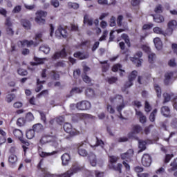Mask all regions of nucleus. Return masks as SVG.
<instances>
[{"mask_svg": "<svg viewBox=\"0 0 177 177\" xmlns=\"http://www.w3.org/2000/svg\"><path fill=\"white\" fill-rule=\"evenodd\" d=\"M39 143L41 145H46V143H50V146L53 147H59V140L56 136H46L40 139Z\"/></svg>", "mask_w": 177, "mask_h": 177, "instance_id": "obj_1", "label": "nucleus"}, {"mask_svg": "<svg viewBox=\"0 0 177 177\" xmlns=\"http://www.w3.org/2000/svg\"><path fill=\"white\" fill-rule=\"evenodd\" d=\"M142 127L139 124H133L131 126V131L128 133L127 136L129 139H134V140H139V137L138 134L142 132Z\"/></svg>", "mask_w": 177, "mask_h": 177, "instance_id": "obj_2", "label": "nucleus"}, {"mask_svg": "<svg viewBox=\"0 0 177 177\" xmlns=\"http://www.w3.org/2000/svg\"><path fill=\"white\" fill-rule=\"evenodd\" d=\"M84 169V167L80 165L78 163H75L73 165L70 170L67 171L66 173L61 174V177H71V175L77 174V172H80Z\"/></svg>", "mask_w": 177, "mask_h": 177, "instance_id": "obj_3", "label": "nucleus"}, {"mask_svg": "<svg viewBox=\"0 0 177 177\" xmlns=\"http://www.w3.org/2000/svg\"><path fill=\"white\" fill-rule=\"evenodd\" d=\"M110 102L111 103H122L120 105L117 106V110L119 114H121V111L125 107V104L124 103V97L122 95H117L115 97H110Z\"/></svg>", "mask_w": 177, "mask_h": 177, "instance_id": "obj_4", "label": "nucleus"}, {"mask_svg": "<svg viewBox=\"0 0 177 177\" xmlns=\"http://www.w3.org/2000/svg\"><path fill=\"white\" fill-rule=\"evenodd\" d=\"M48 16V12L42 10L37 11L36 12V17L35 18V21L39 24V26H44L46 23L45 17Z\"/></svg>", "mask_w": 177, "mask_h": 177, "instance_id": "obj_5", "label": "nucleus"}, {"mask_svg": "<svg viewBox=\"0 0 177 177\" xmlns=\"http://www.w3.org/2000/svg\"><path fill=\"white\" fill-rule=\"evenodd\" d=\"M64 130L66 133H69L71 136H75V135H78V131L75 128H73L71 124L66 122L64 124Z\"/></svg>", "mask_w": 177, "mask_h": 177, "instance_id": "obj_6", "label": "nucleus"}, {"mask_svg": "<svg viewBox=\"0 0 177 177\" xmlns=\"http://www.w3.org/2000/svg\"><path fill=\"white\" fill-rule=\"evenodd\" d=\"M13 134L15 136V138H17V139H19V140L21 142V143H23L26 146H30V142L26 141V140L23 138V131H21L20 129H15L13 131Z\"/></svg>", "mask_w": 177, "mask_h": 177, "instance_id": "obj_7", "label": "nucleus"}, {"mask_svg": "<svg viewBox=\"0 0 177 177\" xmlns=\"http://www.w3.org/2000/svg\"><path fill=\"white\" fill-rule=\"evenodd\" d=\"M76 107L78 110H89L91 109V102L86 100L82 101L77 103Z\"/></svg>", "mask_w": 177, "mask_h": 177, "instance_id": "obj_8", "label": "nucleus"}, {"mask_svg": "<svg viewBox=\"0 0 177 177\" xmlns=\"http://www.w3.org/2000/svg\"><path fill=\"white\" fill-rule=\"evenodd\" d=\"M141 162L143 167H150L151 165V156L149 153H145L142 156Z\"/></svg>", "mask_w": 177, "mask_h": 177, "instance_id": "obj_9", "label": "nucleus"}, {"mask_svg": "<svg viewBox=\"0 0 177 177\" xmlns=\"http://www.w3.org/2000/svg\"><path fill=\"white\" fill-rule=\"evenodd\" d=\"M122 160L126 161H131V159L133 157V149H129L127 152L120 155Z\"/></svg>", "mask_w": 177, "mask_h": 177, "instance_id": "obj_10", "label": "nucleus"}, {"mask_svg": "<svg viewBox=\"0 0 177 177\" xmlns=\"http://www.w3.org/2000/svg\"><path fill=\"white\" fill-rule=\"evenodd\" d=\"M143 56V53L140 51H138L136 53L134 57L131 58V61L134 62V63H137V67H140L142 66V59H139Z\"/></svg>", "mask_w": 177, "mask_h": 177, "instance_id": "obj_11", "label": "nucleus"}, {"mask_svg": "<svg viewBox=\"0 0 177 177\" xmlns=\"http://www.w3.org/2000/svg\"><path fill=\"white\" fill-rule=\"evenodd\" d=\"M55 35L57 37H62V38H66L67 30H66V29L63 28L62 26H59L55 31Z\"/></svg>", "mask_w": 177, "mask_h": 177, "instance_id": "obj_12", "label": "nucleus"}, {"mask_svg": "<svg viewBox=\"0 0 177 177\" xmlns=\"http://www.w3.org/2000/svg\"><path fill=\"white\" fill-rule=\"evenodd\" d=\"M66 56L67 53H66V49L64 48L62 51L55 53L53 56V59L56 60L60 59V57H66Z\"/></svg>", "mask_w": 177, "mask_h": 177, "instance_id": "obj_13", "label": "nucleus"}, {"mask_svg": "<svg viewBox=\"0 0 177 177\" xmlns=\"http://www.w3.org/2000/svg\"><path fill=\"white\" fill-rule=\"evenodd\" d=\"M136 111V115H138L139 117L140 122L141 124H145L146 123L147 118L145 115H143V113L140 111H138V109H135Z\"/></svg>", "mask_w": 177, "mask_h": 177, "instance_id": "obj_14", "label": "nucleus"}, {"mask_svg": "<svg viewBox=\"0 0 177 177\" xmlns=\"http://www.w3.org/2000/svg\"><path fill=\"white\" fill-rule=\"evenodd\" d=\"M110 169L119 172V174H122V164L121 163H118L116 165L112 164L111 165Z\"/></svg>", "mask_w": 177, "mask_h": 177, "instance_id": "obj_15", "label": "nucleus"}, {"mask_svg": "<svg viewBox=\"0 0 177 177\" xmlns=\"http://www.w3.org/2000/svg\"><path fill=\"white\" fill-rule=\"evenodd\" d=\"M83 145L84 143L77 145L78 153L80 156H82V157H86L88 156V151H86V150L84 149L81 148Z\"/></svg>", "mask_w": 177, "mask_h": 177, "instance_id": "obj_16", "label": "nucleus"}, {"mask_svg": "<svg viewBox=\"0 0 177 177\" xmlns=\"http://www.w3.org/2000/svg\"><path fill=\"white\" fill-rule=\"evenodd\" d=\"M70 155L68 153H64L62 156V165H68L70 162Z\"/></svg>", "mask_w": 177, "mask_h": 177, "instance_id": "obj_17", "label": "nucleus"}, {"mask_svg": "<svg viewBox=\"0 0 177 177\" xmlns=\"http://www.w3.org/2000/svg\"><path fill=\"white\" fill-rule=\"evenodd\" d=\"M160 111L161 114H162L164 117H169V114L171 113V110L169 109V107L167 106H162Z\"/></svg>", "mask_w": 177, "mask_h": 177, "instance_id": "obj_18", "label": "nucleus"}, {"mask_svg": "<svg viewBox=\"0 0 177 177\" xmlns=\"http://www.w3.org/2000/svg\"><path fill=\"white\" fill-rule=\"evenodd\" d=\"M153 42L158 50H160L161 48H162V41H161V39H160V37L155 38L153 39Z\"/></svg>", "mask_w": 177, "mask_h": 177, "instance_id": "obj_19", "label": "nucleus"}, {"mask_svg": "<svg viewBox=\"0 0 177 177\" xmlns=\"http://www.w3.org/2000/svg\"><path fill=\"white\" fill-rule=\"evenodd\" d=\"M137 140L138 141V143H139L138 147L140 149V150L138 151V153H142V151H143L144 150H146L147 142L146 141H143L140 139Z\"/></svg>", "mask_w": 177, "mask_h": 177, "instance_id": "obj_20", "label": "nucleus"}, {"mask_svg": "<svg viewBox=\"0 0 177 177\" xmlns=\"http://www.w3.org/2000/svg\"><path fill=\"white\" fill-rule=\"evenodd\" d=\"M91 165L92 167H96L97 161L96 160V155L95 153H91L88 156Z\"/></svg>", "mask_w": 177, "mask_h": 177, "instance_id": "obj_21", "label": "nucleus"}, {"mask_svg": "<svg viewBox=\"0 0 177 177\" xmlns=\"http://www.w3.org/2000/svg\"><path fill=\"white\" fill-rule=\"evenodd\" d=\"M85 95L88 99H92L95 97V91L92 88H86L85 91Z\"/></svg>", "mask_w": 177, "mask_h": 177, "instance_id": "obj_22", "label": "nucleus"}, {"mask_svg": "<svg viewBox=\"0 0 177 177\" xmlns=\"http://www.w3.org/2000/svg\"><path fill=\"white\" fill-rule=\"evenodd\" d=\"M74 57H77L80 60H84V59H88V57H89V55H84V53L81 52H77L74 54Z\"/></svg>", "mask_w": 177, "mask_h": 177, "instance_id": "obj_23", "label": "nucleus"}, {"mask_svg": "<svg viewBox=\"0 0 177 177\" xmlns=\"http://www.w3.org/2000/svg\"><path fill=\"white\" fill-rule=\"evenodd\" d=\"M171 168L168 169V172H174L177 169V162L176 160H174L173 162L170 163Z\"/></svg>", "mask_w": 177, "mask_h": 177, "instance_id": "obj_24", "label": "nucleus"}, {"mask_svg": "<svg viewBox=\"0 0 177 177\" xmlns=\"http://www.w3.org/2000/svg\"><path fill=\"white\" fill-rule=\"evenodd\" d=\"M21 23L26 30H30V28H31V24L30 23V21L27 19H22Z\"/></svg>", "mask_w": 177, "mask_h": 177, "instance_id": "obj_25", "label": "nucleus"}, {"mask_svg": "<svg viewBox=\"0 0 177 177\" xmlns=\"http://www.w3.org/2000/svg\"><path fill=\"white\" fill-rule=\"evenodd\" d=\"M39 156L41 157H49L50 156H53V154H56V151H53L51 153H48V152H44L41 151V147H39Z\"/></svg>", "mask_w": 177, "mask_h": 177, "instance_id": "obj_26", "label": "nucleus"}, {"mask_svg": "<svg viewBox=\"0 0 177 177\" xmlns=\"http://www.w3.org/2000/svg\"><path fill=\"white\" fill-rule=\"evenodd\" d=\"M84 24H87L88 26H93V19L88 17V15H85L84 17V21H83Z\"/></svg>", "mask_w": 177, "mask_h": 177, "instance_id": "obj_27", "label": "nucleus"}, {"mask_svg": "<svg viewBox=\"0 0 177 177\" xmlns=\"http://www.w3.org/2000/svg\"><path fill=\"white\" fill-rule=\"evenodd\" d=\"M34 59L36 63H33L32 66H37V64H44L46 60V58H38L37 57H35Z\"/></svg>", "mask_w": 177, "mask_h": 177, "instance_id": "obj_28", "label": "nucleus"}, {"mask_svg": "<svg viewBox=\"0 0 177 177\" xmlns=\"http://www.w3.org/2000/svg\"><path fill=\"white\" fill-rule=\"evenodd\" d=\"M39 50L48 55L50 52V48L48 45H42L39 47Z\"/></svg>", "mask_w": 177, "mask_h": 177, "instance_id": "obj_29", "label": "nucleus"}, {"mask_svg": "<svg viewBox=\"0 0 177 177\" xmlns=\"http://www.w3.org/2000/svg\"><path fill=\"white\" fill-rule=\"evenodd\" d=\"M35 137V131L33 129H30L26 131L27 139H33Z\"/></svg>", "mask_w": 177, "mask_h": 177, "instance_id": "obj_30", "label": "nucleus"}, {"mask_svg": "<svg viewBox=\"0 0 177 177\" xmlns=\"http://www.w3.org/2000/svg\"><path fill=\"white\" fill-rule=\"evenodd\" d=\"M105 80L111 85L113 84H115V82L118 81V77L112 76L111 77H106Z\"/></svg>", "mask_w": 177, "mask_h": 177, "instance_id": "obj_31", "label": "nucleus"}, {"mask_svg": "<svg viewBox=\"0 0 177 177\" xmlns=\"http://www.w3.org/2000/svg\"><path fill=\"white\" fill-rule=\"evenodd\" d=\"M17 161V156L16 155H11L8 158V162L11 164V165H13L14 164H16Z\"/></svg>", "mask_w": 177, "mask_h": 177, "instance_id": "obj_32", "label": "nucleus"}, {"mask_svg": "<svg viewBox=\"0 0 177 177\" xmlns=\"http://www.w3.org/2000/svg\"><path fill=\"white\" fill-rule=\"evenodd\" d=\"M37 87L35 89L36 92H39L44 88V86L41 84H45V81H41L39 79L37 80Z\"/></svg>", "mask_w": 177, "mask_h": 177, "instance_id": "obj_33", "label": "nucleus"}, {"mask_svg": "<svg viewBox=\"0 0 177 177\" xmlns=\"http://www.w3.org/2000/svg\"><path fill=\"white\" fill-rule=\"evenodd\" d=\"M32 129L35 132H41L44 129V126L41 124H36L33 125Z\"/></svg>", "mask_w": 177, "mask_h": 177, "instance_id": "obj_34", "label": "nucleus"}, {"mask_svg": "<svg viewBox=\"0 0 177 177\" xmlns=\"http://www.w3.org/2000/svg\"><path fill=\"white\" fill-rule=\"evenodd\" d=\"M100 64H102V67L103 73H106L109 71L110 66L109 65V64H107V61L100 62Z\"/></svg>", "mask_w": 177, "mask_h": 177, "instance_id": "obj_35", "label": "nucleus"}, {"mask_svg": "<svg viewBox=\"0 0 177 177\" xmlns=\"http://www.w3.org/2000/svg\"><path fill=\"white\" fill-rule=\"evenodd\" d=\"M133 85V83L131 80H129L124 84V86L122 88V92H125L128 88H131Z\"/></svg>", "mask_w": 177, "mask_h": 177, "instance_id": "obj_36", "label": "nucleus"}, {"mask_svg": "<svg viewBox=\"0 0 177 177\" xmlns=\"http://www.w3.org/2000/svg\"><path fill=\"white\" fill-rule=\"evenodd\" d=\"M21 44L22 46H27L28 48H30V46H32V45H34V41L24 40L23 41H21Z\"/></svg>", "mask_w": 177, "mask_h": 177, "instance_id": "obj_37", "label": "nucleus"}, {"mask_svg": "<svg viewBox=\"0 0 177 177\" xmlns=\"http://www.w3.org/2000/svg\"><path fill=\"white\" fill-rule=\"evenodd\" d=\"M81 118H82V114L81 113H76L72 116V120L73 122H78Z\"/></svg>", "mask_w": 177, "mask_h": 177, "instance_id": "obj_38", "label": "nucleus"}, {"mask_svg": "<svg viewBox=\"0 0 177 177\" xmlns=\"http://www.w3.org/2000/svg\"><path fill=\"white\" fill-rule=\"evenodd\" d=\"M174 32V29H171L169 26H167V30L165 32H164V37H171L172 35V33Z\"/></svg>", "mask_w": 177, "mask_h": 177, "instance_id": "obj_39", "label": "nucleus"}, {"mask_svg": "<svg viewBox=\"0 0 177 177\" xmlns=\"http://www.w3.org/2000/svg\"><path fill=\"white\" fill-rule=\"evenodd\" d=\"M122 38L124 39L125 43L127 44V46H131V41L129 40V36L127 34L122 35Z\"/></svg>", "mask_w": 177, "mask_h": 177, "instance_id": "obj_40", "label": "nucleus"}, {"mask_svg": "<svg viewBox=\"0 0 177 177\" xmlns=\"http://www.w3.org/2000/svg\"><path fill=\"white\" fill-rule=\"evenodd\" d=\"M157 114V109H154L149 115V121L154 122L156 121V115Z\"/></svg>", "mask_w": 177, "mask_h": 177, "instance_id": "obj_41", "label": "nucleus"}, {"mask_svg": "<svg viewBox=\"0 0 177 177\" xmlns=\"http://www.w3.org/2000/svg\"><path fill=\"white\" fill-rule=\"evenodd\" d=\"M138 77V71H133L130 75L129 76V81H134L135 78Z\"/></svg>", "mask_w": 177, "mask_h": 177, "instance_id": "obj_42", "label": "nucleus"}, {"mask_svg": "<svg viewBox=\"0 0 177 177\" xmlns=\"http://www.w3.org/2000/svg\"><path fill=\"white\" fill-rule=\"evenodd\" d=\"M6 32L7 35H9L10 37H13L15 35V30H13V28L11 27H7L6 28Z\"/></svg>", "mask_w": 177, "mask_h": 177, "instance_id": "obj_43", "label": "nucleus"}, {"mask_svg": "<svg viewBox=\"0 0 177 177\" xmlns=\"http://www.w3.org/2000/svg\"><path fill=\"white\" fill-rule=\"evenodd\" d=\"M153 31L155 34H160V35H164V30H162V28L160 27L153 28Z\"/></svg>", "mask_w": 177, "mask_h": 177, "instance_id": "obj_44", "label": "nucleus"}, {"mask_svg": "<svg viewBox=\"0 0 177 177\" xmlns=\"http://www.w3.org/2000/svg\"><path fill=\"white\" fill-rule=\"evenodd\" d=\"M177 22L176 20H171L167 24V27H170L171 29L176 28Z\"/></svg>", "mask_w": 177, "mask_h": 177, "instance_id": "obj_45", "label": "nucleus"}, {"mask_svg": "<svg viewBox=\"0 0 177 177\" xmlns=\"http://www.w3.org/2000/svg\"><path fill=\"white\" fill-rule=\"evenodd\" d=\"M25 124H26V120H25L24 118H18V120L17 121V125L18 127H23V126H24Z\"/></svg>", "mask_w": 177, "mask_h": 177, "instance_id": "obj_46", "label": "nucleus"}, {"mask_svg": "<svg viewBox=\"0 0 177 177\" xmlns=\"http://www.w3.org/2000/svg\"><path fill=\"white\" fill-rule=\"evenodd\" d=\"M118 160H120V158H118V156H109V161H110L111 165H113V164H115V162H117V161H118Z\"/></svg>", "mask_w": 177, "mask_h": 177, "instance_id": "obj_47", "label": "nucleus"}, {"mask_svg": "<svg viewBox=\"0 0 177 177\" xmlns=\"http://www.w3.org/2000/svg\"><path fill=\"white\" fill-rule=\"evenodd\" d=\"M163 97H164L163 104H165V103H168V102L171 100V95L167 93H163Z\"/></svg>", "mask_w": 177, "mask_h": 177, "instance_id": "obj_48", "label": "nucleus"}, {"mask_svg": "<svg viewBox=\"0 0 177 177\" xmlns=\"http://www.w3.org/2000/svg\"><path fill=\"white\" fill-rule=\"evenodd\" d=\"M122 66H121V64H115L113 66L112 68V71H113L114 73H115V71H117L118 70H120V71H123V73H124L125 71H122Z\"/></svg>", "mask_w": 177, "mask_h": 177, "instance_id": "obj_49", "label": "nucleus"}, {"mask_svg": "<svg viewBox=\"0 0 177 177\" xmlns=\"http://www.w3.org/2000/svg\"><path fill=\"white\" fill-rule=\"evenodd\" d=\"M153 20L156 23H164V17L162 15H159L156 17H153Z\"/></svg>", "mask_w": 177, "mask_h": 177, "instance_id": "obj_50", "label": "nucleus"}, {"mask_svg": "<svg viewBox=\"0 0 177 177\" xmlns=\"http://www.w3.org/2000/svg\"><path fill=\"white\" fill-rule=\"evenodd\" d=\"M154 88L158 97H161V88L160 86H158V84H154Z\"/></svg>", "mask_w": 177, "mask_h": 177, "instance_id": "obj_51", "label": "nucleus"}, {"mask_svg": "<svg viewBox=\"0 0 177 177\" xmlns=\"http://www.w3.org/2000/svg\"><path fill=\"white\" fill-rule=\"evenodd\" d=\"M15 94H9L6 97V101L7 102V103H12V101L13 100V99H15Z\"/></svg>", "mask_w": 177, "mask_h": 177, "instance_id": "obj_52", "label": "nucleus"}, {"mask_svg": "<svg viewBox=\"0 0 177 177\" xmlns=\"http://www.w3.org/2000/svg\"><path fill=\"white\" fill-rule=\"evenodd\" d=\"M122 20H124V16L119 15L116 19L118 27H121V26H122Z\"/></svg>", "mask_w": 177, "mask_h": 177, "instance_id": "obj_53", "label": "nucleus"}, {"mask_svg": "<svg viewBox=\"0 0 177 177\" xmlns=\"http://www.w3.org/2000/svg\"><path fill=\"white\" fill-rule=\"evenodd\" d=\"M97 146H101V147H103L104 146V142L102 140H99L97 137H96V143L94 145V147H96Z\"/></svg>", "mask_w": 177, "mask_h": 177, "instance_id": "obj_54", "label": "nucleus"}, {"mask_svg": "<svg viewBox=\"0 0 177 177\" xmlns=\"http://www.w3.org/2000/svg\"><path fill=\"white\" fill-rule=\"evenodd\" d=\"M50 75L53 77L55 80H59V78H60V75H59V73H57L56 71H52L50 73Z\"/></svg>", "mask_w": 177, "mask_h": 177, "instance_id": "obj_55", "label": "nucleus"}, {"mask_svg": "<svg viewBox=\"0 0 177 177\" xmlns=\"http://www.w3.org/2000/svg\"><path fill=\"white\" fill-rule=\"evenodd\" d=\"M68 8H71L72 9H78V8H80V5H78V3L72 2H69L68 3Z\"/></svg>", "mask_w": 177, "mask_h": 177, "instance_id": "obj_56", "label": "nucleus"}, {"mask_svg": "<svg viewBox=\"0 0 177 177\" xmlns=\"http://www.w3.org/2000/svg\"><path fill=\"white\" fill-rule=\"evenodd\" d=\"M82 80L84 81V82H85L86 84H91V82H92V80L91 79V77H89V76L84 75L82 77Z\"/></svg>", "mask_w": 177, "mask_h": 177, "instance_id": "obj_57", "label": "nucleus"}, {"mask_svg": "<svg viewBox=\"0 0 177 177\" xmlns=\"http://www.w3.org/2000/svg\"><path fill=\"white\" fill-rule=\"evenodd\" d=\"M17 72L19 75H22V76L27 75V74H28V72H27V70L23 69V68L18 69Z\"/></svg>", "mask_w": 177, "mask_h": 177, "instance_id": "obj_58", "label": "nucleus"}, {"mask_svg": "<svg viewBox=\"0 0 177 177\" xmlns=\"http://www.w3.org/2000/svg\"><path fill=\"white\" fill-rule=\"evenodd\" d=\"M56 122L59 124V125H62L64 123V117L59 116L56 118Z\"/></svg>", "mask_w": 177, "mask_h": 177, "instance_id": "obj_59", "label": "nucleus"}, {"mask_svg": "<svg viewBox=\"0 0 177 177\" xmlns=\"http://www.w3.org/2000/svg\"><path fill=\"white\" fill-rule=\"evenodd\" d=\"M82 89L80 88H74L71 91V94L74 95V93H82Z\"/></svg>", "mask_w": 177, "mask_h": 177, "instance_id": "obj_60", "label": "nucleus"}, {"mask_svg": "<svg viewBox=\"0 0 177 177\" xmlns=\"http://www.w3.org/2000/svg\"><path fill=\"white\" fill-rule=\"evenodd\" d=\"M26 121H32L34 120V115L31 113H28L26 116Z\"/></svg>", "mask_w": 177, "mask_h": 177, "instance_id": "obj_61", "label": "nucleus"}, {"mask_svg": "<svg viewBox=\"0 0 177 177\" xmlns=\"http://www.w3.org/2000/svg\"><path fill=\"white\" fill-rule=\"evenodd\" d=\"M174 77V72H167L165 74V78H167L171 80Z\"/></svg>", "mask_w": 177, "mask_h": 177, "instance_id": "obj_62", "label": "nucleus"}, {"mask_svg": "<svg viewBox=\"0 0 177 177\" xmlns=\"http://www.w3.org/2000/svg\"><path fill=\"white\" fill-rule=\"evenodd\" d=\"M174 154H166L165 162L167 163L173 158Z\"/></svg>", "mask_w": 177, "mask_h": 177, "instance_id": "obj_63", "label": "nucleus"}, {"mask_svg": "<svg viewBox=\"0 0 177 177\" xmlns=\"http://www.w3.org/2000/svg\"><path fill=\"white\" fill-rule=\"evenodd\" d=\"M171 127L174 129H177V118L173 119V120L171 121Z\"/></svg>", "mask_w": 177, "mask_h": 177, "instance_id": "obj_64", "label": "nucleus"}]
</instances>
